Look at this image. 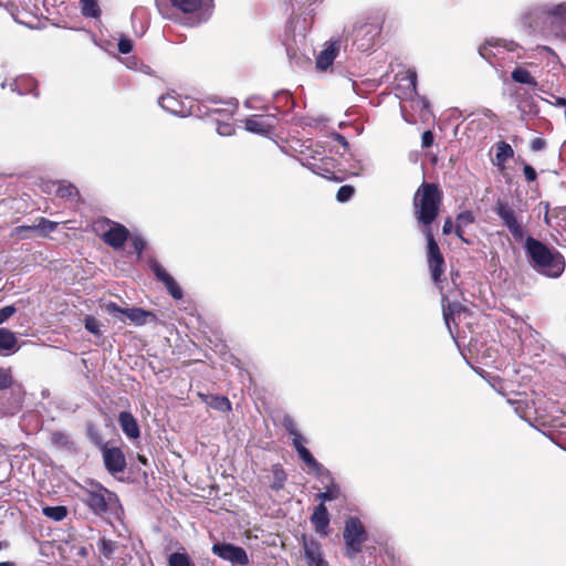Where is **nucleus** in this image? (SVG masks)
I'll return each mask as SVG.
<instances>
[{
  "label": "nucleus",
  "mask_w": 566,
  "mask_h": 566,
  "mask_svg": "<svg viewBox=\"0 0 566 566\" xmlns=\"http://www.w3.org/2000/svg\"><path fill=\"white\" fill-rule=\"evenodd\" d=\"M522 24L532 32H553L557 35L566 25V2L533 7L523 14Z\"/></svg>",
  "instance_id": "nucleus-4"
},
{
  "label": "nucleus",
  "mask_w": 566,
  "mask_h": 566,
  "mask_svg": "<svg viewBox=\"0 0 566 566\" xmlns=\"http://www.w3.org/2000/svg\"><path fill=\"white\" fill-rule=\"evenodd\" d=\"M211 551L213 555L230 562L232 566H245L249 563L245 551L234 544H214Z\"/></svg>",
  "instance_id": "nucleus-15"
},
{
  "label": "nucleus",
  "mask_w": 566,
  "mask_h": 566,
  "mask_svg": "<svg viewBox=\"0 0 566 566\" xmlns=\"http://www.w3.org/2000/svg\"><path fill=\"white\" fill-rule=\"evenodd\" d=\"M56 222L50 221L44 218H39L38 222L31 226L22 224L13 228L12 235H17L18 238L24 239L28 238L25 233L29 231H39L41 235H49L56 229Z\"/></svg>",
  "instance_id": "nucleus-22"
},
{
  "label": "nucleus",
  "mask_w": 566,
  "mask_h": 566,
  "mask_svg": "<svg viewBox=\"0 0 566 566\" xmlns=\"http://www.w3.org/2000/svg\"><path fill=\"white\" fill-rule=\"evenodd\" d=\"M59 181L54 180H44L41 182L40 188L43 193H53L55 196V190Z\"/></svg>",
  "instance_id": "nucleus-47"
},
{
  "label": "nucleus",
  "mask_w": 566,
  "mask_h": 566,
  "mask_svg": "<svg viewBox=\"0 0 566 566\" xmlns=\"http://www.w3.org/2000/svg\"><path fill=\"white\" fill-rule=\"evenodd\" d=\"M493 211L497 218L502 220L514 240L521 241L524 238L523 223L521 222L518 214L514 209H512L507 201L497 199Z\"/></svg>",
  "instance_id": "nucleus-10"
},
{
  "label": "nucleus",
  "mask_w": 566,
  "mask_h": 566,
  "mask_svg": "<svg viewBox=\"0 0 566 566\" xmlns=\"http://www.w3.org/2000/svg\"><path fill=\"white\" fill-rule=\"evenodd\" d=\"M355 193V188L350 185H343L336 192V200L340 203H345L352 199Z\"/></svg>",
  "instance_id": "nucleus-41"
},
{
  "label": "nucleus",
  "mask_w": 566,
  "mask_h": 566,
  "mask_svg": "<svg viewBox=\"0 0 566 566\" xmlns=\"http://www.w3.org/2000/svg\"><path fill=\"white\" fill-rule=\"evenodd\" d=\"M113 496V493L106 490L101 484L96 483L91 489L83 491L82 501L87 505L91 512L97 516H102L107 511V502Z\"/></svg>",
  "instance_id": "nucleus-12"
},
{
  "label": "nucleus",
  "mask_w": 566,
  "mask_h": 566,
  "mask_svg": "<svg viewBox=\"0 0 566 566\" xmlns=\"http://www.w3.org/2000/svg\"><path fill=\"white\" fill-rule=\"evenodd\" d=\"M294 449H296L298 457L305 463L310 471L315 472L317 478L322 479L331 478V472L326 470L322 464L315 459V457L310 453V451L305 447V439L297 442H292Z\"/></svg>",
  "instance_id": "nucleus-20"
},
{
  "label": "nucleus",
  "mask_w": 566,
  "mask_h": 566,
  "mask_svg": "<svg viewBox=\"0 0 566 566\" xmlns=\"http://www.w3.org/2000/svg\"><path fill=\"white\" fill-rule=\"evenodd\" d=\"M116 548L117 544L114 541L102 538L98 542V551L104 558H112Z\"/></svg>",
  "instance_id": "nucleus-38"
},
{
  "label": "nucleus",
  "mask_w": 566,
  "mask_h": 566,
  "mask_svg": "<svg viewBox=\"0 0 566 566\" xmlns=\"http://www.w3.org/2000/svg\"><path fill=\"white\" fill-rule=\"evenodd\" d=\"M494 353H495V350H493L492 348H486L485 350H482L481 353L479 352L478 357L480 359V363L485 364V365L492 364L494 361L493 360Z\"/></svg>",
  "instance_id": "nucleus-46"
},
{
  "label": "nucleus",
  "mask_w": 566,
  "mask_h": 566,
  "mask_svg": "<svg viewBox=\"0 0 566 566\" xmlns=\"http://www.w3.org/2000/svg\"><path fill=\"white\" fill-rule=\"evenodd\" d=\"M512 80L516 83H521V84H526V85H530V86H537V82L536 80L532 76V74L523 69V67H516L513 70L512 74Z\"/></svg>",
  "instance_id": "nucleus-31"
},
{
  "label": "nucleus",
  "mask_w": 566,
  "mask_h": 566,
  "mask_svg": "<svg viewBox=\"0 0 566 566\" xmlns=\"http://www.w3.org/2000/svg\"><path fill=\"white\" fill-rule=\"evenodd\" d=\"M336 142L345 143V142H347V138L345 136L336 134Z\"/></svg>",
  "instance_id": "nucleus-56"
},
{
  "label": "nucleus",
  "mask_w": 566,
  "mask_h": 566,
  "mask_svg": "<svg viewBox=\"0 0 566 566\" xmlns=\"http://www.w3.org/2000/svg\"><path fill=\"white\" fill-rule=\"evenodd\" d=\"M545 144H531V149L533 151H541L543 150Z\"/></svg>",
  "instance_id": "nucleus-54"
},
{
  "label": "nucleus",
  "mask_w": 566,
  "mask_h": 566,
  "mask_svg": "<svg viewBox=\"0 0 566 566\" xmlns=\"http://www.w3.org/2000/svg\"><path fill=\"white\" fill-rule=\"evenodd\" d=\"M556 104H557L558 106L566 107V98L558 97V98L556 99Z\"/></svg>",
  "instance_id": "nucleus-55"
},
{
  "label": "nucleus",
  "mask_w": 566,
  "mask_h": 566,
  "mask_svg": "<svg viewBox=\"0 0 566 566\" xmlns=\"http://www.w3.org/2000/svg\"><path fill=\"white\" fill-rule=\"evenodd\" d=\"M455 231V226L454 223H452L451 219L448 218L444 223H443V228H442V232L443 234L448 235L450 234L452 231Z\"/></svg>",
  "instance_id": "nucleus-52"
},
{
  "label": "nucleus",
  "mask_w": 566,
  "mask_h": 566,
  "mask_svg": "<svg viewBox=\"0 0 566 566\" xmlns=\"http://www.w3.org/2000/svg\"><path fill=\"white\" fill-rule=\"evenodd\" d=\"M118 423L122 431L125 432L129 439L134 440L140 437V428L129 411H120L118 413Z\"/></svg>",
  "instance_id": "nucleus-26"
},
{
  "label": "nucleus",
  "mask_w": 566,
  "mask_h": 566,
  "mask_svg": "<svg viewBox=\"0 0 566 566\" xmlns=\"http://www.w3.org/2000/svg\"><path fill=\"white\" fill-rule=\"evenodd\" d=\"M400 82L397 84L395 91L396 96L403 102L417 95V74L412 70L406 71L400 75Z\"/></svg>",
  "instance_id": "nucleus-21"
},
{
  "label": "nucleus",
  "mask_w": 566,
  "mask_h": 566,
  "mask_svg": "<svg viewBox=\"0 0 566 566\" xmlns=\"http://www.w3.org/2000/svg\"><path fill=\"white\" fill-rule=\"evenodd\" d=\"M423 146L429 147V146H431V144L426 143V144H423Z\"/></svg>",
  "instance_id": "nucleus-62"
},
{
  "label": "nucleus",
  "mask_w": 566,
  "mask_h": 566,
  "mask_svg": "<svg viewBox=\"0 0 566 566\" xmlns=\"http://www.w3.org/2000/svg\"><path fill=\"white\" fill-rule=\"evenodd\" d=\"M433 138L434 136L430 129L423 130L421 142H433Z\"/></svg>",
  "instance_id": "nucleus-53"
},
{
  "label": "nucleus",
  "mask_w": 566,
  "mask_h": 566,
  "mask_svg": "<svg viewBox=\"0 0 566 566\" xmlns=\"http://www.w3.org/2000/svg\"><path fill=\"white\" fill-rule=\"evenodd\" d=\"M158 104L163 109L172 115L180 117L195 116L198 118L213 116L217 114L221 116H230L235 112L238 106L233 101L223 103L211 101L213 106H209L190 97L181 98L176 93L161 95L158 99Z\"/></svg>",
  "instance_id": "nucleus-2"
},
{
  "label": "nucleus",
  "mask_w": 566,
  "mask_h": 566,
  "mask_svg": "<svg viewBox=\"0 0 566 566\" xmlns=\"http://www.w3.org/2000/svg\"><path fill=\"white\" fill-rule=\"evenodd\" d=\"M276 123L277 119L272 114H258L242 119L240 127L260 137L273 139Z\"/></svg>",
  "instance_id": "nucleus-11"
},
{
  "label": "nucleus",
  "mask_w": 566,
  "mask_h": 566,
  "mask_svg": "<svg viewBox=\"0 0 566 566\" xmlns=\"http://www.w3.org/2000/svg\"><path fill=\"white\" fill-rule=\"evenodd\" d=\"M518 49V44L513 41L489 39L479 48V53L483 59L492 63L493 59L504 60L506 53H514Z\"/></svg>",
  "instance_id": "nucleus-14"
},
{
  "label": "nucleus",
  "mask_w": 566,
  "mask_h": 566,
  "mask_svg": "<svg viewBox=\"0 0 566 566\" xmlns=\"http://www.w3.org/2000/svg\"><path fill=\"white\" fill-rule=\"evenodd\" d=\"M202 399L211 409L220 412H229L231 410V403L228 398L222 396H207L199 394Z\"/></svg>",
  "instance_id": "nucleus-29"
},
{
  "label": "nucleus",
  "mask_w": 566,
  "mask_h": 566,
  "mask_svg": "<svg viewBox=\"0 0 566 566\" xmlns=\"http://www.w3.org/2000/svg\"><path fill=\"white\" fill-rule=\"evenodd\" d=\"M12 384V378L9 369L0 368V390L7 389Z\"/></svg>",
  "instance_id": "nucleus-45"
},
{
  "label": "nucleus",
  "mask_w": 566,
  "mask_h": 566,
  "mask_svg": "<svg viewBox=\"0 0 566 566\" xmlns=\"http://www.w3.org/2000/svg\"><path fill=\"white\" fill-rule=\"evenodd\" d=\"M400 112L403 119L408 123L417 122L415 113H418V117L424 123H428L432 119V113L430 111L428 101L418 94L409 98L407 102L401 103Z\"/></svg>",
  "instance_id": "nucleus-13"
},
{
  "label": "nucleus",
  "mask_w": 566,
  "mask_h": 566,
  "mask_svg": "<svg viewBox=\"0 0 566 566\" xmlns=\"http://www.w3.org/2000/svg\"><path fill=\"white\" fill-rule=\"evenodd\" d=\"M340 50V40L339 39H331L325 48L319 52L316 57V67L321 71L327 70L338 55Z\"/></svg>",
  "instance_id": "nucleus-23"
},
{
  "label": "nucleus",
  "mask_w": 566,
  "mask_h": 566,
  "mask_svg": "<svg viewBox=\"0 0 566 566\" xmlns=\"http://www.w3.org/2000/svg\"><path fill=\"white\" fill-rule=\"evenodd\" d=\"M513 156V150L510 144H500L497 147L494 159L492 160L493 165L499 167L500 169H504L505 161Z\"/></svg>",
  "instance_id": "nucleus-30"
},
{
  "label": "nucleus",
  "mask_w": 566,
  "mask_h": 566,
  "mask_svg": "<svg viewBox=\"0 0 566 566\" xmlns=\"http://www.w3.org/2000/svg\"><path fill=\"white\" fill-rule=\"evenodd\" d=\"M15 312H17V308L12 305H8V306L0 308V324H3Z\"/></svg>",
  "instance_id": "nucleus-48"
},
{
  "label": "nucleus",
  "mask_w": 566,
  "mask_h": 566,
  "mask_svg": "<svg viewBox=\"0 0 566 566\" xmlns=\"http://www.w3.org/2000/svg\"><path fill=\"white\" fill-rule=\"evenodd\" d=\"M18 350V338L7 329L0 328V355H10Z\"/></svg>",
  "instance_id": "nucleus-27"
},
{
  "label": "nucleus",
  "mask_w": 566,
  "mask_h": 566,
  "mask_svg": "<svg viewBox=\"0 0 566 566\" xmlns=\"http://www.w3.org/2000/svg\"><path fill=\"white\" fill-rule=\"evenodd\" d=\"M303 549L307 566H328V562L325 560L318 542L304 539Z\"/></svg>",
  "instance_id": "nucleus-24"
},
{
  "label": "nucleus",
  "mask_w": 566,
  "mask_h": 566,
  "mask_svg": "<svg viewBox=\"0 0 566 566\" xmlns=\"http://www.w3.org/2000/svg\"><path fill=\"white\" fill-rule=\"evenodd\" d=\"M327 481L331 482V485L325 488V491L317 494V500L321 501V503H326L327 501H335L338 497L339 489L336 483H334V479L331 475V478H325Z\"/></svg>",
  "instance_id": "nucleus-32"
},
{
  "label": "nucleus",
  "mask_w": 566,
  "mask_h": 566,
  "mask_svg": "<svg viewBox=\"0 0 566 566\" xmlns=\"http://www.w3.org/2000/svg\"><path fill=\"white\" fill-rule=\"evenodd\" d=\"M310 521H312V524L314 525V528L317 533L322 535L328 534V524L331 523V518L328 517V510L326 509L325 504L319 503L312 514V517H310Z\"/></svg>",
  "instance_id": "nucleus-25"
},
{
  "label": "nucleus",
  "mask_w": 566,
  "mask_h": 566,
  "mask_svg": "<svg viewBox=\"0 0 566 566\" xmlns=\"http://www.w3.org/2000/svg\"><path fill=\"white\" fill-rule=\"evenodd\" d=\"M279 148L314 174L329 180L334 178L336 161L333 157L325 155L322 144H283L279 145Z\"/></svg>",
  "instance_id": "nucleus-3"
},
{
  "label": "nucleus",
  "mask_w": 566,
  "mask_h": 566,
  "mask_svg": "<svg viewBox=\"0 0 566 566\" xmlns=\"http://www.w3.org/2000/svg\"><path fill=\"white\" fill-rule=\"evenodd\" d=\"M470 316V310L462 306L460 303H449L448 305L443 303V318L451 336L454 337L451 325L458 326L465 323L467 318Z\"/></svg>",
  "instance_id": "nucleus-17"
},
{
  "label": "nucleus",
  "mask_w": 566,
  "mask_h": 566,
  "mask_svg": "<svg viewBox=\"0 0 566 566\" xmlns=\"http://www.w3.org/2000/svg\"><path fill=\"white\" fill-rule=\"evenodd\" d=\"M106 223L109 224V229L102 234L103 241L114 250L123 249L129 238L128 229L120 223L112 221H106Z\"/></svg>",
  "instance_id": "nucleus-18"
},
{
  "label": "nucleus",
  "mask_w": 566,
  "mask_h": 566,
  "mask_svg": "<svg viewBox=\"0 0 566 566\" xmlns=\"http://www.w3.org/2000/svg\"><path fill=\"white\" fill-rule=\"evenodd\" d=\"M283 427L286 429L289 434L292 437V443L304 440V437L297 429L294 420L290 416H285L283 419Z\"/></svg>",
  "instance_id": "nucleus-35"
},
{
  "label": "nucleus",
  "mask_w": 566,
  "mask_h": 566,
  "mask_svg": "<svg viewBox=\"0 0 566 566\" xmlns=\"http://www.w3.org/2000/svg\"><path fill=\"white\" fill-rule=\"evenodd\" d=\"M474 222L475 217L471 210H463L457 216L455 234L464 243H470V241L463 237L464 228Z\"/></svg>",
  "instance_id": "nucleus-28"
},
{
  "label": "nucleus",
  "mask_w": 566,
  "mask_h": 566,
  "mask_svg": "<svg viewBox=\"0 0 566 566\" xmlns=\"http://www.w3.org/2000/svg\"><path fill=\"white\" fill-rule=\"evenodd\" d=\"M133 50V41L127 39V38H123L119 40L118 42V51L123 54H127L129 53L130 51Z\"/></svg>",
  "instance_id": "nucleus-49"
},
{
  "label": "nucleus",
  "mask_w": 566,
  "mask_h": 566,
  "mask_svg": "<svg viewBox=\"0 0 566 566\" xmlns=\"http://www.w3.org/2000/svg\"><path fill=\"white\" fill-rule=\"evenodd\" d=\"M42 514L55 522H59L63 521L67 516V509L63 505L44 506L42 507Z\"/></svg>",
  "instance_id": "nucleus-33"
},
{
  "label": "nucleus",
  "mask_w": 566,
  "mask_h": 566,
  "mask_svg": "<svg viewBox=\"0 0 566 566\" xmlns=\"http://www.w3.org/2000/svg\"><path fill=\"white\" fill-rule=\"evenodd\" d=\"M9 86H10V90H11V91H15V88H17V86H18V82H17V81H13V82H11V83L9 84Z\"/></svg>",
  "instance_id": "nucleus-57"
},
{
  "label": "nucleus",
  "mask_w": 566,
  "mask_h": 566,
  "mask_svg": "<svg viewBox=\"0 0 566 566\" xmlns=\"http://www.w3.org/2000/svg\"><path fill=\"white\" fill-rule=\"evenodd\" d=\"M441 201L439 187L432 182H423L413 196L415 217L418 223L423 226V233L427 239L428 265L431 279L436 284L441 282L444 258L433 238L431 224L439 216Z\"/></svg>",
  "instance_id": "nucleus-1"
},
{
  "label": "nucleus",
  "mask_w": 566,
  "mask_h": 566,
  "mask_svg": "<svg viewBox=\"0 0 566 566\" xmlns=\"http://www.w3.org/2000/svg\"><path fill=\"white\" fill-rule=\"evenodd\" d=\"M217 132L221 137H230L234 135L235 127L230 122H224L220 118H217Z\"/></svg>",
  "instance_id": "nucleus-42"
},
{
  "label": "nucleus",
  "mask_w": 566,
  "mask_h": 566,
  "mask_svg": "<svg viewBox=\"0 0 566 566\" xmlns=\"http://www.w3.org/2000/svg\"><path fill=\"white\" fill-rule=\"evenodd\" d=\"M102 453L106 471L113 474L125 471L127 467L126 457L119 448H108L103 444Z\"/></svg>",
  "instance_id": "nucleus-19"
},
{
  "label": "nucleus",
  "mask_w": 566,
  "mask_h": 566,
  "mask_svg": "<svg viewBox=\"0 0 566 566\" xmlns=\"http://www.w3.org/2000/svg\"><path fill=\"white\" fill-rule=\"evenodd\" d=\"M82 12L85 17L95 18L99 13L97 0H81Z\"/></svg>",
  "instance_id": "nucleus-40"
},
{
  "label": "nucleus",
  "mask_w": 566,
  "mask_h": 566,
  "mask_svg": "<svg viewBox=\"0 0 566 566\" xmlns=\"http://www.w3.org/2000/svg\"><path fill=\"white\" fill-rule=\"evenodd\" d=\"M0 549H2V543L0 542Z\"/></svg>",
  "instance_id": "nucleus-63"
},
{
  "label": "nucleus",
  "mask_w": 566,
  "mask_h": 566,
  "mask_svg": "<svg viewBox=\"0 0 566 566\" xmlns=\"http://www.w3.org/2000/svg\"><path fill=\"white\" fill-rule=\"evenodd\" d=\"M51 441L59 448L71 449L72 447L69 436L62 431H54L51 434Z\"/></svg>",
  "instance_id": "nucleus-39"
},
{
  "label": "nucleus",
  "mask_w": 566,
  "mask_h": 566,
  "mask_svg": "<svg viewBox=\"0 0 566 566\" xmlns=\"http://www.w3.org/2000/svg\"><path fill=\"white\" fill-rule=\"evenodd\" d=\"M84 326L91 334L97 337L102 335L99 322L94 316H86L84 318Z\"/></svg>",
  "instance_id": "nucleus-43"
},
{
  "label": "nucleus",
  "mask_w": 566,
  "mask_h": 566,
  "mask_svg": "<svg viewBox=\"0 0 566 566\" xmlns=\"http://www.w3.org/2000/svg\"><path fill=\"white\" fill-rule=\"evenodd\" d=\"M379 22L366 19L355 23L352 33L353 45L360 52H367L374 48L377 36L380 34Z\"/></svg>",
  "instance_id": "nucleus-6"
},
{
  "label": "nucleus",
  "mask_w": 566,
  "mask_h": 566,
  "mask_svg": "<svg viewBox=\"0 0 566 566\" xmlns=\"http://www.w3.org/2000/svg\"><path fill=\"white\" fill-rule=\"evenodd\" d=\"M565 115H566V106H565Z\"/></svg>",
  "instance_id": "nucleus-64"
},
{
  "label": "nucleus",
  "mask_w": 566,
  "mask_h": 566,
  "mask_svg": "<svg viewBox=\"0 0 566 566\" xmlns=\"http://www.w3.org/2000/svg\"><path fill=\"white\" fill-rule=\"evenodd\" d=\"M273 481L270 484L272 490L279 491L284 488L286 481V473L279 464L272 467Z\"/></svg>",
  "instance_id": "nucleus-34"
},
{
  "label": "nucleus",
  "mask_w": 566,
  "mask_h": 566,
  "mask_svg": "<svg viewBox=\"0 0 566 566\" xmlns=\"http://www.w3.org/2000/svg\"><path fill=\"white\" fill-rule=\"evenodd\" d=\"M0 566H14L12 562H0Z\"/></svg>",
  "instance_id": "nucleus-58"
},
{
  "label": "nucleus",
  "mask_w": 566,
  "mask_h": 566,
  "mask_svg": "<svg viewBox=\"0 0 566 566\" xmlns=\"http://www.w3.org/2000/svg\"><path fill=\"white\" fill-rule=\"evenodd\" d=\"M523 172L526 181L531 182L536 180L537 175L533 166L524 165Z\"/></svg>",
  "instance_id": "nucleus-51"
},
{
  "label": "nucleus",
  "mask_w": 566,
  "mask_h": 566,
  "mask_svg": "<svg viewBox=\"0 0 566 566\" xmlns=\"http://www.w3.org/2000/svg\"><path fill=\"white\" fill-rule=\"evenodd\" d=\"M6 86H7V83H6V82H3V83L1 84V87H2V88H6Z\"/></svg>",
  "instance_id": "nucleus-60"
},
{
  "label": "nucleus",
  "mask_w": 566,
  "mask_h": 566,
  "mask_svg": "<svg viewBox=\"0 0 566 566\" xmlns=\"http://www.w3.org/2000/svg\"><path fill=\"white\" fill-rule=\"evenodd\" d=\"M104 311L109 315L117 317L122 323L126 322V318L135 326H144L148 322H156V315L148 310L139 307L133 308H120L116 303L108 302L104 305Z\"/></svg>",
  "instance_id": "nucleus-9"
},
{
  "label": "nucleus",
  "mask_w": 566,
  "mask_h": 566,
  "mask_svg": "<svg viewBox=\"0 0 566 566\" xmlns=\"http://www.w3.org/2000/svg\"><path fill=\"white\" fill-rule=\"evenodd\" d=\"M168 566H193V564L188 554L177 552L168 557Z\"/></svg>",
  "instance_id": "nucleus-37"
},
{
  "label": "nucleus",
  "mask_w": 566,
  "mask_h": 566,
  "mask_svg": "<svg viewBox=\"0 0 566 566\" xmlns=\"http://www.w3.org/2000/svg\"><path fill=\"white\" fill-rule=\"evenodd\" d=\"M132 245H133L135 253L137 254V258H140L142 253L144 252V250L146 248V240L144 239V237L134 235V237H132Z\"/></svg>",
  "instance_id": "nucleus-44"
},
{
  "label": "nucleus",
  "mask_w": 566,
  "mask_h": 566,
  "mask_svg": "<svg viewBox=\"0 0 566 566\" xmlns=\"http://www.w3.org/2000/svg\"><path fill=\"white\" fill-rule=\"evenodd\" d=\"M174 8L191 14V25L207 22L213 12V0H170Z\"/></svg>",
  "instance_id": "nucleus-8"
},
{
  "label": "nucleus",
  "mask_w": 566,
  "mask_h": 566,
  "mask_svg": "<svg viewBox=\"0 0 566 566\" xmlns=\"http://www.w3.org/2000/svg\"><path fill=\"white\" fill-rule=\"evenodd\" d=\"M343 539H345L347 557L354 558L361 552V547L367 541V532L358 517L350 516L346 521Z\"/></svg>",
  "instance_id": "nucleus-7"
},
{
  "label": "nucleus",
  "mask_w": 566,
  "mask_h": 566,
  "mask_svg": "<svg viewBox=\"0 0 566 566\" xmlns=\"http://www.w3.org/2000/svg\"><path fill=\"white\" fill-rule=\"evenodd\" d=\"M525 254L530 265L538 273L557 279L565 271V259L534 237L525 239Z\"/></svg>",
  "instance_id": "nucleus-5"
},
{
  "label": "nucleus",
  "mask_w": 566,
  "mask_h": 566,
  "mask_svg": "<svg viewBox=\"0 0 566 566\" xmlns=\"http://www.w3.org/2000/svg\"><path fill=\"white\" fill-rule=\"evenodd\" d=\"M480 126V123L479 122H475V120H472L469 123L468 127H467V130L469 132L468 134V139H484L486 138V136H475V135H472V133H474L475 130H478Z\"/></svg>",
  "instance_id": "nucleus-50"
},
{
  "label": "nucleus",
  "mask_w": 566,
  "mask_h": 566,
  "mask_svg": "<svg viewBox=\"0 0 566 566\" xmlns=\"http://www.w3.org/2000/svg\"><path fill=\"white\" fill-rule=\"evenodd\" d=\"M91 438H93V440L96 442V443H101V439L98 436H93L91 434Z\"/></svg>",
  "instance_id": "nucleus-59"
},
{
  "label": "nucleus",
  "mask_w": 566,
  "mask_h": 566,
  "mask_svg": "<svg viewBox=\"0 0 566 566\" xmlns=\"http://www.w3.org/2000/svg\"><path fill=\"white\" fill-rule=\"evenodd\" d=\"M533 142L539 143V142H542V139L541 138H535Z\"/></svg>",
  "instance_id": "nucleus-61"
},
{
  "label": "nucleus",
  "mask_w": 566,
  "mask_h": 566,
  "mask_svg": "<svg viewBox=\"0 0 566 566\" xmlns=\"http://www.w3.org/2000/svg\"><path fill=\"white\" fill-rule=\"evenodd\" d=\"M148 266L153 274H155V279L165 285L169 295L176 300H180L182 297L181 287L177 281L167 273V271L161 266L159 262H157L155 259H150L148 261Z\"/></svg>",
  "instance_id": "nucleus-16"
},
{
  "label": "nucleus",
  "mask_w": 566,
  "mask_h": 566,
  "mask_svg": "<svg viewBox=\"0 0 566 566\" xmlns=\"http://www.w3.org/2000/svg\"><path fill=\"white\" fill-rule=\"evenodd\" d=\"M78 193L76 188L66 181H59L55 190V196L60 198H71Z\"/></svg>",
  "instance_id": "nucleus-36"
}]
</instances>
